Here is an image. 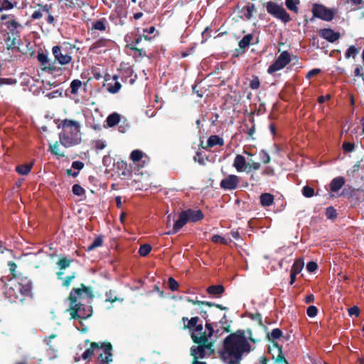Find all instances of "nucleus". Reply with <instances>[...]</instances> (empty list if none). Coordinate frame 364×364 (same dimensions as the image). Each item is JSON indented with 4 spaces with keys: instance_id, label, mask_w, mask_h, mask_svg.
Masks as SVG:
<instances>
[{
    "instance_id": "0eeeda50",
    "label": "nucleus",
    "mask_w": 364,
    "mask_h": 364,
    "mask_svg": "<svg viewBox=\"0 0 364 364\" xmlns=\"http://www.w3.org/2000/svg\"><path fill=\"white\" fill-rule=\"evenodd\" d=\"M311 11L314 17L325 21H331L335 16L336 9H328L323 4H314L312 6Z\"/></svg>"
},
{
    "instance_id": "393cba45",
    "label": "nucleus",
    "mask_w": 364,
    "mask_h": 364,
    "mask_svg": "<svg viewBox=\"0 0 364 364\" xmlns=\"http://www.w3.org/2000/svg\"><path fill=\"white\" fill-rule=\"evenodd\" d=\"M224 144L223 139L217 135L210 136L207 141V146L213 147L216 145L223 146Z\"/></svg>"
},
{
    "instance_id": "9d476101",
    "label": "nucleus",
    "mask_w": 364,
    "mask_h": 364,
    "mask_svg": "<svg viewBox=\"0 0 364 364\" xmlns=\"http://www.w3.org/2000/svg\"><path fill=\"white\" fill-rule=\"evenodd\" d=\"M191 355L196 360L198 358H203L206 355H210L214 353L212 343L207 345L199 346L196 348H191Z\"/></svg>"
},
{
    "instance_id": "8fccbe9b",
    "label": "nucleus",
    "mask_w": 364,
    "mask_h": 364,
    "mask_svg": "<svg viewBox=\"0 0 364 364\" xmlns=\"http://www.w3.org/2000/svg\"><path fill=\"white\" fill-rule=\"evenodd\" d=\"M169 288L172 291H176L178 287V283L172 277H170L168 281Z\"/></svg>"
},
{
    "instance_id": "b1692460",
    "label": "nucleus",
    "mask_w": 364,
    "mask_h": 364,
    "mask_svg": "<svg viewBox=\"0 0 364 364\" xmlns=\"http://www.w3.org/2000/svg\"><path fill=\"white\" fill-rule=\"evenodd\" d=\"M274 202V196L270 193H262L260 196V203L262 206H270Z\"/></svg>"
},
{
    "instance_id": "680f3d73",
    "label": "nucleus",
    "mask_w": 364,
    "mask_h": 364,
    "mask_svg": "<svg viewBox=\"0 0 364 364\" xmlns=\"http://www.w3.org/2000/svg\"><path fill=\"white\" fill-rule=\"evenodd\" d=\"M320 72H321L320 69H318V68L313 69V70H310L307 73L306 78H311L313 76H314V75H317L318 73H319Z\"/></svg>"
},
{
    "instance_id": "6e6d98bb",
    "label": "nucleus",
    "mask_w": 364,
    "mask_h": 364,
    "mask_svg": "<svg viewBox=\"0 0 364 364\" xmlns=\"http://www.w3.org/2000/svg\"><path fill=\"white\" fill-rule=\"evenodd\" d=\"M359 314H360V310H359L358 307L356 306H354L348 309V314L350 316H355L358 317L359 316Z\"/></svg>"
},
{
    "instance_id": "864d4df0",
    "label": "nucleus",
    "mask_w": 364,
    "mask_h": 364,
    "mask_svg": "<svg viewBox=\"0 0 364 364\" xmlns=\"http://www.w3.org/2000/svg\"><path fill=\"white\" fill-rule=\"evenodd\" d=\"M75 277V273H73L72 275L67 277L63 282V285L66 288H68L73 280V279Z\"/></svg>"
},
{
    "instance_id": "a878e982",
    "label": "nucleus",
    "mask_w": 364,
    "mask_h": 364,
    "mask_svg": "<svg viewBox=\"0 0 364 364\" xmlns=\"http://www.w3.org/2000/svg\"><path fill=\"white\" fill-rule=\"evenodd\" d=\"M49 149L53 154L57 156L58 157L65 156L64 151L62 150L60 144L57 141L53 144H50Z\"/></svg>"
},
{
    "instance_id": "4be33fe9",
    "label": "nucleus",
    "mask_w": 364,
    "mask_h": 364,
    "mask_svg": "<svg viewBox=\"0 0 364 364\" xmlns=\"http://www.w3.org/2000/svg\"><path fill=\"white\" fill-rule=\"evenodd\" d=\"M108 26L107 21L102 18L92 23V29L104 31Z\"/></svg>"
},
{
    "instance_id": "603ef678",
    "label": "nucleus",
    "mask_w": 364,
    "mask_h": 364,
    "mask_svg": "<svg viewBox=\"0 0 364 364\" xmlns=\"http://www.w3.org/2000/svg\"><path fill=\"white\" fill-rule=\"evenodd\" d=\"M261 165H260V163L259 162H255V161H252V162H250L248 164H247V172H250L251 171V169H253V170H258L259 169Z\"/></svg>"
},
{
    "instance_id": "2eb2a0df",
    "label": "nucleus",
    "mask_w": 364,
    "mask_h": 364,
    "mask_svg": "<svg viewBox=\"0 0 364 364\" xmlns=\"http://www.w3.org/2000/svg\"><path fill=\"white\" fill-rule=\"evenodd\" d=\"M319 35L321 37L331 43L335 42L340 38V33L335 32L331 28L321 29L319 31Z\"/></svg>"
},
{
    "instance_id": "72a5a7b5",
    "label": "nucleus",
    "mask_w": 364,
    "mask_h": 364,
    "mask_svg": "<svg viewBox=\"0 0 364 364\" xmlns=\"http://www.w3.org/2000/svg\"><path fill=\"white\" fill-rule=\"evenodd\" d=\"M121 87H122L121 84L119 82L115 81L114 85H112L110 83L108 84L107 90L110 93L115 94L119 91Z\"/></svg>"
},
{
    "instance_id": "423d86ee",
    "label": "nucleus",
    "mask_w": 364,
    "mask_h": 364,
    "mask_svg": "<svg viewBox=\"0 0 364 364\" xmlns=\"http://www.w3.org/2000/svg\"><path fill=\"white\" fill-rule=\"evenodd\" d=\"M213 333L214 329L210 323H206L205 327H203L202 323H199L191 332V338L195 343H205L208 342Z\"/></svg>"
},
{
    "instance_id": "c756f323",
    "label": "nucleus",
    "mask_w": 364,
    "mask_h": 364,
    "mask_svg": "<svg viewBox=\"0 0 364 364\" xmlns=\"http://www.w3.org/2000/svg\"><path fill=\"white\" fill-rule=\"evenodd\" d=\"M82 82L80 80L75 79L73 80L70 82V93L74 95H77L78 94L79 90L82 87Z\"/></svg>"
},
{
    "instance_id": "5fc2aeb1",
    "label": "nucleus",
    "mask_w": 364,
    "mask_h": 364,
    "mask_svg": "<svg viewBox=\"0 0 364 364\" xmlns=\"http://www.w3.org/2000/svg\"><path fill=\"white\" fill-rule=\"evenodd\" d=\"M318 268V265L316 262H309L307 263L306 264V269L309 272H315Z\"/></svg>"
},
{
    "instance_id": "bf43d9fd",
    "label": "nucleus",
    "mask_w": 364,
    "mask_h": 364,
    "mask_svg": "<svg viewBox=\"0 0 364 364\" xmlns=\"http://www.w3.org/2000/svg\"><path fill=\"white\" fill-rule=\"evenodd\" d=\"M188 302L189 303H191L193 304H203V305H206V306H211L212 304L209 302H207V301H198V300H193V299H186Z\"/></svg>"
},
{
    "instance_id": "2f4dec72",
    "label": "nucleus",
    "mask_w": 364,
    "mask_h": 364,
    "mask_svg": "<svg viewBox=\"0 0 364 364\" xmlns=\"http://www.w3.org/2000/svg\"><path fill=\"white\" fill-rule=\"evenodd\" d=\"M103 240L101 236L96 237L94 241L87 247V251L90 252L94 249L102 245Z\"/></svg>"
},
{
    "instance_id": "9b49d317",
    "label": "nucleus",
    "mask_w": 364,
    "mask_h": 364,
    "mask_svg": "<svg viewBox=\"0 0 364 364\" xmlns=\"http://www.w3.org/2000/svg\"><path fill=\"white\" fill-rule=\"evenodd\" d=\"M52 52L55 60L62 65L69 64L72 60V57L67 53H63L60 46H53Z\"/></svg>"
},
{
    "instance_id": "c03bdc74",
    "label": "nucleus",
    "mask_w": 364,
    "mask_h": 364,
    "mask_svg": "<svg viewBox=\"0 0 364 364\" xmlns=\"http://www.w3.org/2000/svg\"><path fill=\"white\" fill-rule=\"evenodd\" d=\"M70 260L66 258L61 259L58 261V265L60 269H64L69 267Z\"/></svg>"
},
{
    "instance_id": "4d7b16f0",
    "label": "nucleus",
    "mask_w": 364,
    "mask_h": 364,
    "mask_svg": "<svg viewBox=\"0 0 364 364\" xmlns=\"http://www.w3.org/2000/svg\"><path fill=\"white\" fill-rule=\"evenodd\" d=\"M84 167V164L80 161H75L72 163V168L76 169L77 171L82 169Z\"/></svg>"
},
{
    "instance_id": "79ce46f5",
    "label": "nucleus",
    "mask_w": 364,
    "mask_h": 364,
    "mask_svg": "<svg viewBox=\"0 0 364 364\" xmlns=\"http://www.w3.org/2000/svg\"><path fill=\"white\" fill-rule=\"evenodd\" d=\"M73 194L80 196L85 193V190L78 184H75L72 188Z\"/></svg>"
},
{
    "instance_id": "f704fd0d",
    "label": "nucleus",
    "mask_w": 364,
    "mask_h": 364,
    "mask_svg": "<svg viewBox=\"0 0 364 364\" xmlns=\"http://www.w3.org/2000/svg\"><path fill=\"white\" fill-rule=\"evenodd\" d=\"M143 152L140 150L136 149L132 151L130 154V159L136 162L140 161L143 157Z\"/></svg>"
},
{
    "instance_id": "5701e85b",
    "label": "nucleus",
    "mask_w": 364,
    "mask_h": 364,
    "mask_svg": "<svg viewBox=\"0 0 364 364\" xmlns=\"http://www.w3.org/2000/svg\"><path fill=\"white\" fill-rule=\"evenodd\" d=\"M182 320L183 322H185V321L188 322L187 324L184 323V328H189L191 331V332L195 328L197 327V326L199 325V318L197 316L193 317L191 319H188V318L183 317Z\"/></svg>"
},
{
    "instance_id": "58836bf2",
    "label": "nucleus",
    "mask_w": 364,
    "mask_h": 364,
    "mask_svg": "<svg viewBox=\"0 0 364 364\" xmlns=\"http://www.w3.org/2000/svg\"><path fill=\"white\" fill-rule=\"evenodd\" d=\"M282 335V331L279 328H274L268 335L269 339L275 340L279 338Z\"/></svg>"
},
{
    "instance_id": "cd10ccee",
    "label": "nucleus",
    "mask_w": 364,
    "mask_h": 364,
    "mask_svg": "<svg viewBox=\"0 0 364 364\" xmlns=\"http://www.w3.org/2000/svg\"><path fill=\"white\" fill-rule=\"evenodd\" d=\"M208 294L213 296H220L224 291V288L222 285H213L207 289Z\"/></svg>"
},
{
    "instance_id": "6ab92c4d",
    "label": "nucleus",
    "mask_w": 364,
    "mask_h": 364,
    "mask_svg": "<svg viewBox=\"0 0 364 364\" xmlns=\"http://www.w3.org/2000/svg\"><path fill=\"white\" fill-rule=\"evenodd\" d=\"M275 350L277 353V356L275 359V363L277 364H289L287 360L284 358V357L282 355V348L279 347L277 344L274 343L273 348H269V351Z\"/></svg>"
},
{
    "instance_id": "09e8293b",
    "label": "nucleus",
    "mask_w": 364,
    "mask_h": 364,
    "mask_svg": "<svg viewBox=\"0 0 364 364\" xmlns=\"http://www.w3.org/2000/svg\"><path fill=\"white\" fill-rule=\"evenodd\" d=\"M318 313V309L314 306H310L308 307L306 314L309 317H315Z\"/></svg>"
},
{
    "instance_id": "a211bd4d",
    "label": "nucleus",
    "mask_w": 364,
    "mask_h": 364,
    "mask_svg": "<svg viewBox=\"0 0 364 364\" xmlns=\"http://www.w3.org/2000/svg\"><path fill=\"white\" fill-rule=\"evenodd\" d=\"M184 213H186L188 220L191 222L198 221L203 217L202 212L199 210H193L189 209L185 210Z\"/></svg>"
},
{
    "instance_id": "a18cd8bd",
    "label": "nucleus",
    "mask_w": 364,
    "mask_h": 364,
    "mask_svg": "<svg viewBox=\"0 0 364 364\" xmlns=\"http://www.w3.org/2000/svg\"><path fill=\"white\" fill-rule=\"evenodd\" d=\"M16 80L14 78L0 77V87L4 85H14L16 83Z\"/></svg>"
},
{
    "instance_id": "4c0bfd02",
    "label": "nucleus",
    "mask_w": 364,
    "mask_h": 364,
    "mask_svg": "<svg viewBox=\"0 0 364 364\" xmlns=\"http://www.w3.org/2000/svg\"><path fill=\"white\" fill-rule=\"evenodd\" d=\"M151 250V247L149 245L145 244L141 245L139 250V253L141 256L145 257L150 252Z\"/></svg>"
},
{
    "instance_id": "f8f14e48",
    "label": "nucleus",
    "mask_w": 364,
    "mask_h": 364,
    "mask_svg": "<svg viewBox=\"0 0 364 364\" xmlns=\"http://www.w3.org/2000/svg\"><path fill=\"white\" fill-rule=\"evenodd\" d=\"M240 178L234 174L228 175L220 181V187L225 190H235L237 188Z\"/></svg>"
},
{
    "instance_id": "37998d69",
    "label": "nucleus",
    "mask_w": 364,
    "mask_h": 364,
    "mask_svg": "<svg viewBox=\"0 0 364 364\" xmlns=\"http://www.w3.org/2000/svg\"><path fill=\"white\" fill-rule=\"evenodd\" d=\"M358 51L357 48L355 46H351L347 49V50L346 52V54H345L346 58H348L350 57L354 58L355 55H356V54L358 53Z\"/></svg>"
},
{
    "instance_id": "a19ab883",
    "label": "nucleus",
    "mask_w": 364,
    "mask_h": 364,
    "mask_svg": "<svg viewBox=\"0 0 364 364\" xmlns=\"http://www.w3.org/2000/svg\"><path fill=\"white\" fill-rule=\"evenodd\" d=\"M326 215L328 219H334L336 218L337 213L333 207H328L326 210Z\"/></svg>"
},
{
    "instance_id": "c9c22d12",
    "label": "nucleus",
    "mask_w": 364,
    "mask_h": 364,
    "mask_svg": "<svg viewBox=\"0 0 364 364\" xmlns=\"http://www.w3.org/2000/svg\"><path fill=\"white\" fill-rule=\"evenodd\" d=\"M252 36L251 34H248V35L245 36L242 38V40L240 41L239 46L241 48H245L247 47L250 45V41H252Z\"/></svg>"
},
{
    "instance_id": "20e7f679",
    "label": "nucleus",
    "mask_w": 364,
    "mask_h": 364,
    "mask_svg": "<svg viewBox=\"0 0 364 364\" xmlns=\"http://www.w3.org/2000/svg\"><path fill=\"white\" fill-rule=\"evenodd\" d=\"M31 282L28 277L14 275L6 284L4 294L11 302L23 301L25 296L31 294Z\"/></svg>"
},
{
    "instance_id": "de8ad7c7",
    "label": "nucleus",
    "mask_w": 364,
    "mask_h": 364,
    "mask_svg": "<svg viewBox=\"0 0 364 364\" xmlns=\"http://www.w3.org/2000/svg\"><path fill=\"white\" fill-rule=\"evenodd\" d=\"M259 157L264 164H268L270 161V156L267 152L264 150H262L259 152Z\"/></svg>"
},
{
    "instance_id": "052dcab7",
    "label": "nucleus",
    "mask_w": 364,
    "mask_h": 364,
    "mask_svg": "<svg viewBox=\"0 0 364 364\" xmlns=\"http://www.w3.org/2000/svg\"><path fill=\"white\" fill-rule=\"evenodd\" d=\"M38 60L42 64H45L46 63H48V57H47V55H46L43 53H39L38 55Z\"/></svg>"
},
{
    "instance_id": "69168bd1",
    "label": "nucleus",
    "mask_w": 364,
    "mask_h": 364,
    "mask_svg": "<svg viewBox=\"0 0 364 364\" xmlns=\"http://www.w3.org/2000/svg\"><path fill=\"white\" fill-rule=\"evenodd\" d=\"M329 99H330L329 95H327L326 96H320L318 97V102H319V103H323L324 102H326V100H328Z\"/></svg>"
},
{
    "instance_id": "ea45409f",
    "label": "nucleus",
    "mask_w": 364,
    "mask_h": 364,
    "mask_svg": "<svg viewBox=\"0 0 364 364\" xmlns=\"http://www.w3.org/2000/svg\"><path fill=\"white\" fill-rule=\"evenodd\" d=\"M302 194L306 198H311L314 195V190L310 186H305L302 189Z\"/></svg>"
},
{
    "instance_id": "338daca9",
    "label": "nucleus",
    "mask_w": 364,
    "mask_h": 364,
    "mask_svg": "<svg viewBox=\"0 0 364 364\" xmlns=\"http://www.w3.org/2000/svg\"><path fill=\"white\" fill-rule=\"evenodd\" d=\"M48 14V16H47V22L49 23V24H53L55 20H54V17L50 14V12Z\"/></svg>"
},
{
    "instance_id": "49530a36",
    "label": "nucleus",
    "mask_w": 364,
    "mask_h": 364,
    "mask_svg": "<svg viewBox=\"0 0 364 364\" xmlns=\"http://www.w3.org/2000/svg\"><path fill=\"white\" fill-rule=\"evenodd\" d=\"M14 7L18 9H24L27 6L26 0H13Z\"/></svg>"
},
{
    "instance_id": "3c124183",
    "label": "nucleus",
    "mask_w": 364,
    "mask_h": 364,
    "mask_svg": "<svg viewBox=\"0 0 364 364\" xmlns=\"http://www.w3.org/2000/svg\"><path fill=\"white\" fill-rule=\"evenodd\" d=\"M259 85H260V82H259V80L257 77H255L251 81H250V87L253 89V90H256V89H258L259 87Z\"/></svg>"
},
{
    "instance_id": "f257e3e1",
    "label": "nucleus",
    "mask_w": 364,
    "mask_h": 364,
    "mask_svg": "<svg viewBox=\"0 0 364 364\" xmlns=\"http://www.w3.org/2000/svg\"><path fill=\"white\" fill-rule=\"evenodd\" d=\"M251 346L244 333L237 331L224 340V348L220 353L223 360L228 364H238L244 354L250 353Z\"/></svg>"
},
{
    "instance_id": "c85d7f7f",
    "label": "nucleus",
    "mask_w": 364,
    "mask_h": 364,
    "mask_svg": "<svg viewBox=\"0 0 364 364\" xmlns=\"http://www.w3.org/2000/svg\"><path fill=\"white\" fill-rule=\"evenodd\" d=\"M300 1L299 0H285V5L287 8L294 13H298L299 8L298 6L299 5Z\"/></svg>"
},
{
    "instance_id": "1a4fd4ad",
    "label": "nucleus",
    "mask_w": 364,
    "mask_h": 364,
    "mask_svg": "<svg viewBox=\"0 0 364 364\" xmlns=\"http://www.w3.org/2000/svg\"><path fill=\"white\" fill-rule=\"evenodd\" d=\"M291 61L290 54L287 51H283L275 60L267 70L269 74H273L274 73L283 69L287 64Z\"/></svg>"
},
{
    "instance_id": "473e14b6",
    "label": "nucleus",
    "mask_w": 364,
    "mask_h": 364,
    "mask_svg": "<svg viewBox=\"0 0 364 364\" xmlns=\"http://www.w3.org/2000/svg\"><path fill=\"white\" fill-rule=\"evenodd\" d=\"M14 8L13 0H0V11Z\"/></svg>"
},
{
    "instance_id": "0e129e2a",
    "label": "nucleus",
    "mask_w": 364,
    "mask_h": 364,
    "mask_svg": "<svg viewBox=\"0 0 364 364\" xmlns=\"http://www.w3.org/2000/svg\"><path fill=\"white\" fill-rule=\"evenodd\" d=\"M253 10H254L253 6L247 7V12L245 14V16L248 19H250L252 17Z\"/></svg>"
},
{
    "instance_id": "f3484780",
    "label": "nucleus",
    "mask_w": 364,
    "mask_h": 364,
    "mask_svg": "<svg viewBox=\"0 0 364 364\" xmlns=\"http://www.w3.org/2000/svg\"><path fill=\"white\" fill-rule=\"evenodd\" d=\"M6 26L12 34H17L18 30L23 28V26L16 21L13 16L6 23Z\"/></svg>"
},
{
    "instance_id": "e433bc0d",
    "label": "nucleus",
    "mask_w": 364,
    "mask_h": 364,
    "mask_svg": "<svg viewBox=\"0 0 364 364\" xmlns=\"http://www.w3.org/2000/svg\"><path fill=\"white\" fill-rule=\"evenodd\" d=\"M211 240L215 243H220V244H223V245H228L229 243V242L231 241L230 240L228 241L225 237H223L220 235H213L211 238Z\"/></svg>"
},
{
    "instance_id": "4468645a",
    "label": "nucleus",
    "mask_w": 364,
    "mask_h": 364,
    "mask_svg": "<svg viewBox=\"0 0 364 364\" xmlns=\"http://www.w3.org/2000/svg\"><path fill=\"white\" fill-rule=\"evenodd\" d=\"M36 10L31 15V18L33 20H38L43 16L44 14H48L50 11L52 6L49 4L38 3L35 6Z\"/></svg>"
},
{
    "instance_id": "7c9ffc66",
    "label": "nucleus",
    "mask_w": 364,
    "mask_h": 364,
    "mask_svg": "<svg viewBox=\"0 0 364 364\" xmlns=\"http://www.w3.org/2000/svg\"><path fill=\"white\" fill-rule=\"evenodd\" d=\"M304 259H298L294 262V263L291 267V272H294L296 274H298L299 273H300L301 272V270L304 268Z\"/></svg>"
},
{
    "instance_id": "39448f33",
    "label": "nucleus",
    "mask_w": 364,
    "mask_h": 364,
    "mask_svg": "<svg viewBox=\"0 0 364 364\" xmlns=\"http://www.w3.org/2000/svg\"><path fill=\"white\" fill-rule=\"evenodd\" d=\"M111 350L110 343H102L100 346L97 343L93 342L91 343L90 347L82 354V358L87 360L92 356H97L98 361L102 362V364H107L112 360Z\"/></svg>"
},
{
    "instance_id": "6e6552de",
    "label": "nucleus",
    "mask_w": 364,
    "mask_h": 364,
    "mask_svg": "<svg viewBox=\"0 0 364 364\" xmlns=\"http://www.w3.org/2000/svg\"><path fill=\"white\" fill-rule=\"evenodd\" d=\"M267 11L274 17L281 20L284 23H287L290 21V16L283 8L282 5L277 3L269 1L267 3Z\"/></svg>"
},
{
    "instance_id": "dca6fc26",
    "label": "nucleus",
    "mask_w": 364,
    "mask_h": 364,
    "mask_svg": "<svg viewBox=\"0 0 364 364\" xmlns=\"http://www.w3.org/2000/svg\"><path fill=\"white\" fill-rule=\"evenodd\" d=\"M232 166L237 172L245 171V169L247 168V164L245 156L241 154L236 155Z\"/></svg>"
},
{
    "instance_id": "774afa93",
    "label": "nucleus",
    "mask_w": 364,
    "mask_h": 364,
    "mask_svg": "<svg viewBox=\"0 0 364 364\" xmlns=\"http://www.w3.org/2000/svg\"><path fill=\"white\" fill-rule=\"evenodd\" d=\"M128 129L127 124H120L119 126V131L122 133H124Z\"/></svg>"
},
{
    "instance_id": "e2e57ef3",
    "label": "nucleus",
    "mask_w": 364,
    "mask_h": 364,
    "mask_svg": "<svg viewBox=\"0 0 364 364\" xmlns=\"http://www.w3.org/2000/svg\"><path fill=\"white\" fill-rule=\"evenodd\" d=\"M173 222H175V216L170 214L167 216L166 227H171Z\"/></svg>"
},
{
    "instance_id": "ddd939ff",
    "label": "nucleus",
    "mask_w": 364,
    "mask_h": 364,
    "mask_svg": "<svg viewBox=\"0 0 364 364\" xmlns=\"http://www.w3.org/2000/svg\"><path fill=\"white\" fill-rule=\"evenodd\" d=\"M188 222L186 216V213L184 211H182L179 215L178 218L173 223L172 229L165 234L166 235H173L178 232Z\"/></svg>"
},
{
    "instance_id": "412c9836",
    "label": "nucleus",
    "mask_w": 364,
    "mask_h": 364,
    "mask_svg": "<svg viewBox=\"0 0 364 364\" xmlns=\"http://www.w3.org/2000/svg\"><path fill=\"white\" fill-rule=\"evenodd\" d=\"M121 121V115L117 112L112 113L106 119L107 126L112 127L118 124Z\"/></svg>"
},
{
    "instance_id": "bb28decb",
    "label": "nucleus",
    "mask_w": 364,
    "mask_h": 364,
    "mask_svg": "<svg viewBox=\"0 0 364 364\" xmlns=\"http://www.w3.org/2000/svg\"><path fill=\"white\" fill-rule=\"evenodd\" d=\"M32 167V164H21L16 166V171L18 173L26 176L30 173Z\"/></svg>"
},
{
    "instance_id": "aec40b11",
    "label": "nucleus",
    "mask_w": 364,
    "mask_h": 364,
    "mask_svg": "<svg viewBox=\"0 0 364 364\" xmlns=\"http://www.w3.org/2000/svg\"><path fill=\"white\" fill-rule=\"evenodd\" d=\"M344 183L345 180L343 177L338 176L334 178L331 182L330 189L333 192H337L343 187Z\"/></svg>"
},
{
    "instance_id": "f03ea898",
    "label": "nucleus",
    "mask_w": 364,
    "mask_h": 364,
    "mask_svg": "<svg viewBox=\"0 0 364 364\" xmlns=\"http://www.w3.org/2000/svg\"><path fill=\"white\" fill-rule=\"evenodd\" d=\"M84 294L90 296V289L82 285V288L73 289L70 294V311L73 318H87L92 314L90 306H86L82 304Z\"/></svg>"
},
{
    "instance_id": "13d9d810",
    "label": "nucleus",
    "mask_w": 364,
    "mask_h": 364,
    "mask_svg": "<svg viewBox=\"0 0 364 364\" xmlns=\"http://www.w3.org/2000/svg\"><path fill=\"white\" fill-rule=\"evenodd\" d=\"M343 149L348 152H351L354 149V144L350 142H344L343 144Z\"/></svg>"
},
{
    "instance_id": "7ed1b4c3",
    "label": "nucleus",
    "mask_w": 364,
    "mask_h": 364,
    "mask_svg": "<svg viewBox=\"0 0 364 364\" xmlns=\"http://www.w3.org/2000/svg\"><path fill=\"white\" fill-rule=\"evenodd\" d=\"M62 130L59 133V141L65 148L72 147L81 142L80 123L71 119H64L58 126Z\"/></svg>"
}]
</instances>
